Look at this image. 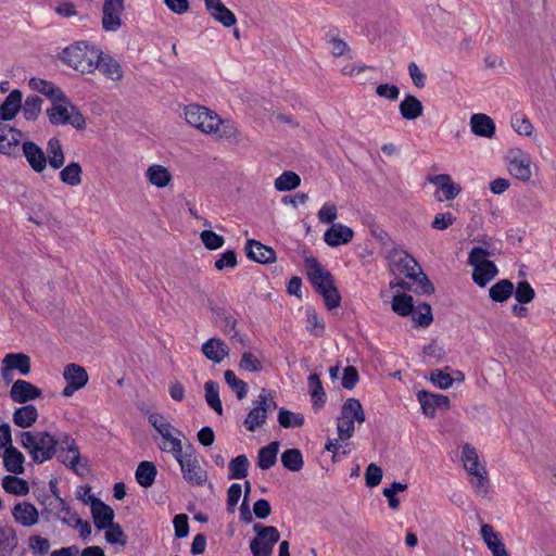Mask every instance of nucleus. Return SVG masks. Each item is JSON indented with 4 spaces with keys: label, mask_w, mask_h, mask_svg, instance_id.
<instances>
[{
    "label": "nucleus",
    "mask_w": 556,
    "mask_h": 556,
    "mask_svg": "<svg viewBox=\"0 0 556 556\" xmlns=\"http://www.w3.org/2000/svg\"><path fill=\"white\" fill-rule=\"evenodd\" d=\"M148 181L157 187L165 188L173 179L170 172L163 165L153 164L146 172Z\"/></svg>",
    "instance_id": "c9c22d12"
},
{
    "label": "nucleus",
    "mask_w": 556,
    "mask_h": 556,
    "mask_svg": "<svg viewBox=\"0 0 556 556\" xmlns=\"http://www.w3.org/2000/svg\"><path fill=\"white\" fill-rule=\"evenodd\" d=\"M180 466L182 478L191 485L203 486L207 482V472L200 465L193 447L189 444L180 456H174Z\"/></svg>",
    "instance_id": "6e6552de"
},
{
    "label": "nucleus",
    "mask_w": 556,
    "mask_h": 556,
    "mask_svg": "<svg viewBox=\"0 0 556 556\" xmlns=\"http://www.w3.org/2000/svg\"><path fill=\"white\" fill-rule=\"evenodd\" d=\"M354 231L343 224H332L324 233V241L332 248L348 244L352 241Z\"/></svg>",
    "instance_id": "5701e85b"
},
{
    "label": "nucleus",
    "mask_w": 556,
    "mask_h": 556,
    "mask_svg": "<svg viewBox=\"0 0 556 556\" xmlns=\"http://www.w3.org/2000/svg\"><path fill=\"white\" fill-rule=\"evenodd\" d=\"M60 444L58 458L65 466L79 473V468H85V465H80L81 456L74 439L65 434L63 439H60Z\"/></svg>",
    "instance_id": "dca6fc26"
},
{
    "label": "nucleus",
    "mask_w": 556,
    "mask_h": 556,
    "mask_svg": "<svg viewBox=\"0 0 556 556\" xmlns=\"http://www.w3.org/2000/svg\"><path fill=\"white\" fill-rule=\"evenodd\" d=\"M399 110L404 119L413 121L422 115L424 106L417 97L406 94L401 101Z\"/></svg>",
    "instance_id": "473e14b6"
},
{
    "label": "nucleus",
    "mask_w": 556,
    "mask_h": 556,
    "mask_svg": "<svg viewBox=\"0 0 556 556\" xmlns=\"http://www.w3.org/2000/svg\"><path fill=\"white\" fill-rule=\"evenodd\" d=\"M279 451V442L273 441L268 445L260 448L257 455V466L262 470H267L273 467L277 462V454Z\"/></svg>",
    "instance_id": "a19ab883"
},
{
    "label": "nucleus",
    "mask_w": 556,
    "mask_h": 556,
    "mask_svg": "<svg viewBox=\"0 0 556 556\" xmlns=\"http://www.w3.org/2000/svg\"><path fill=\"white\" fill-rule=\"evenodd\" d=\"M413 296L406 293H399L393 296L392 309L400 316H408L413 312Z\"/></svg>",
    "instance_id": "6e6d98bb"
},
{
    "label": "nucleus",
    "mask_w": 556,
    "mask_h": 556,
    "mask_svg": "<svg viewBox=\"0 0 556 556\" xmlns=\"http://www.w3.org/2000/svg\"><path fill=\"white\" fill-rule=\"evenodd\" d=\"M205 401L207 405L214 409L218 415L223 414V405L219 399L218 383L210 380L204 384Z\"/></svg>",
    "instance_id": "8fccbe9b"
},
{
    "label": "nucleus",
    "mask_w": 556,
    "mask_h": 556,
    "mask_svg": "<svg viewBox=\"0 0 556 556\" xmlns=\"http://www.w3.org/2000/svg\"><path fill=\"white\" fill-rule=\"evenodd\" d=\"M216 315L222 319L220 326L224 333L227 336L236 337L238 334L236 330L237 319L225 309L217 311Z\"/></svg>",
    "instance_id": "338daca9"
},
{
    "label": "nucleus",
    "mask_w": 556,
    "mask_h": 556,
    "mask_svg": "<svg viewBox=\"0 0 556 556\" xmlns=\"http://www.w3.org/2000/svg\"><path fill=\"white\" fill-rule=\"evenodd\" d=\"M490 252L486 249L475 247L468 256V264L473 267L472 280L481 288L485 287L498 274L496 265L486 260Z\"/></svg>",
    "instance_id": "423d86ee"
},
{
    "label": "nucleus",
    "mask_w": 556,
    "mask_h": 556,
    "mask_svg": "<svg viewBox=\"0 0 556 556\" xmlns=\"http://www.w3.org/2000/svg\"><path fill=\"white\" fill-rule=\"evenodd\" d=\"M18 539L12 527H0V556H13Z\"/></svg>",
    "instance_id": "4c0bfd02"
},
{
    "label": "nucleus",
    "mask_w": 556,
    "mask_h": 556,
    "mask_svg": "<svg viewBox=\"0 0 556 556\" xmlns=\"http://www.w3.org/2000/svg\"><path fill=\"white\" fill-rule=\"evenodd\" d=\"M204 5L210 15L225 27H231L237 23L236 15L220 0H204Z\"/></svg>",
    "instance_id": "4be33fe9"
},
{
    "label": "nucleus",
    "mask_w": 556,
    "mask_h": 556,
    "mask_svg": "<svg viewBox=\"0 0 556 556\" xmlns=\"http://www.w3.org/2000/svg\"><path fill=\"white\" fill-rule=\"evenodd\" d=\"M510 125L520 136L531 137L533 135L534 127L523 113L517 112L513 114Z\"/></svg>",
    "instance_id": "5fc2aeb1"
},
{
    "label": "nucleus",
    "mask_w": 556,
    "mask_h": 556,
    "mask_svg": "<svg viewBox=\"0 0 556 556\" xmlns=\"http://www.w3.org/2000/svg\"><path fill=\"white\" fill-rule=\"evenodd\" d=\"M2 488L7 493L24 496L29 492L28 482L22 478L14 476H5L2 479Z\"/></svg>",
    "instance_id": "a18cd8bd"
},
{
    "label": "nucleus",
    "mask_w": 556,
    "mask_h": 556,
    "mask_svg": "<svg viewBox=\"0 0 556 556\" xmlns=\"http://www.w3.org/2000/svg\"><path fill=\"white\" fill-rule=\"evenodd\" d=\"M249 459L245 455H238L228 465L229 479H243L248 476Z\"/></svg>",
    "instance_id": "603ef678"
},
{
    "label": "nucleus",
    "mask_w": 556,
    "mask_h": 556,
    "mask_svg": "<svg viewBox=\"0 0 556 556\" xmlns=\"http://www.w3.org/2000/svg\"><path fill=\"white\" fill-rule=\"evenodd\" d=\"M514 295L517 302H519L520 304H527L534 299L535 292L531 285L528 281L523 280L518 282Z\"/></svg>",
    "instance_id": "680f3d73"
},
{
    "label": "nucleus",
    "mask_w": 556,
    "mask_h": 556,
    "mask_svg": "<svg viewBox=\"0 0 556 556\" xmlns=\"http://www.w3.org/2000/svg\"><path fill=\"white\" fill-rule=\"evenodd\" d=\"M22 150L29 167L37 174L43 173L47 168L46 152L34 141H24Z\"/></svg>",
    "instance_id": "6ab92c4d"
},
{
    "label": "nucleus",
    "mask_w": 556,
    "mask_h": 556,
    "mask_svg": "<svg viewBox=\"0 0 556 556\" xmlns=\"http://www.w3.org/2000/svg\"><path fill=\"white\" fill-rule=\"evenodd\" d=\"M224 377L227 384L233 392H236L237 397L239 400H243L248 394V384L243 380L239 379L230 369L225 371Z\"/></svg>",
    "instance_id": "bf43d9fd"
},
{
    "label": "nucleus",
    "mask_w": 556,
    "mask_h": 556,
    "mask_svg": "<svg viewBox=\"0 0 556 556\" xmlns=\"http://www.w3.org/2000/svg\"><path fill=\"white\" fill-rule=\"evenodd\" d=\"M20 442L35 463L42 464L54 456L60 440L47 431H24L20 434Z\"/></svg>",
    "instance_id": "7ed1b4c3"
},
{
    "label": "nucleus",
    "mask_w": 556,
    "mask_h": 556,
    "mask_svg": "<svg viewBox=\"0 0 556 556\" xmlns=\"http://www.w3.org/2000/svg\"><path fill=\"white\" fill-rule=\"evenodd\" d=\"M94 65H97V70H99L106 78L113 81H119L124 77L119 62L112 55L104 53L102 50L101 55L97 59Z\"/></svg>",
    "instance_id": "b1692460"
},
{
    "label": "nucleus",
    "mask_w": 556,
    "mask_h": 556,
    "mask_svg": "<svg viewBox=\"0 0 556 556\" xmlns=\"http://www.w3.org/2000/svg\"><path fill=\"white\" fill-rule=\"evenodd\" d=\"M278 422L283 428L302 427L304 425V417L286 408H280L278 412Z\"/></svg>",
    "instance_id": "052dcab7"
},
{
    "label": "nucleus",
    "mask_w": 556,
    "mask_h": 556,
    "mask_svg": "<svg viewBox=\"0 0 556 556\" xmlns=\"http://www.w3.org/2000/svg\"><path fill=\"white\" fill-rule=\"evenodd\" d=\"M22 131L10 128L8 134L0 135V154L14 156L22 139Z\"/></svg>",
    "instance_id": "f704fd0d"
},
{
    "label": "nucleus",
    "mask_w": 556,
    "mask_h": 556,
    "mask_svg": "<svg viewBox=\"0 0 556 556\" xmlns=\"http://www.w3.org/2000/svg\"><path fill=\"white\" fill-rule=\"evenodd\" d=\"M340 415L342 418L363 424L365 421V412L362 403L357 399H349L344 402Z\"/></svg>",
    "instance_id": "79ce46f5"
},
{
    "label": "nucleus",
    "mask_w": 556,
    "mask_h": 556,
    "mask_svg": "<svg viewBox=\"0 0 556 556\" xmlns=\"http://www.w3.org/2000/svg\"><path fill=\"white\" fill-rule=\"evenodd\" d=\"M470 483L472 484L476 493H478L480 495H485L489 490L486 470H480L479 472H471Z\"/></svg>",
    "instance_id": "774afa93"
},
{
    "label": "nucleus",
    "mask_w": 556,
    "mask_h": 556,
    "mask_svg": "<svg viewBox=\"0 0 556 556\" xmlns=\"http://www.w3.org/2000/svg\"><path fill=\"white\" fill-rule=\"evenodd\" d=\"M5 370H17L21 375L27 376L30 372V357L24 353H9L2 359Z\"/></svg>",
    "instance_id": "2f4dec72"
},
{
    "label": "nucleus",
    "mask_w": 556,
    "mask_h": 556,
    "mask_svg": "<svg viewBox=\"0 0 556 556\" xmlns=\"http://www.w3.org/2000/svg\"><path fill=\"white\" fill-rule=\"evenodd\" d=\"M413 281V285H415L414 291L424 293V294H430L434 291V287L431 283V281L428 279V277L422 273L421 268L419 267V273L414 276L409 277Z\"/></svg>",
    "instance_id": "e2e57ef3"
},
{
    "label": "nucleus",
    "mask_w": 556,
    "mask_h": 556,
    "mask_svg": "<svg viewBox=\"0 0 556 556\" xmlns=\"http://www.w3.org/2000/svg\"><path fill=\"white\" fill-rule=\"evenodd\" d=\"M469 124L472 134L476 136L491 139L495 135V123L486 114L476 113L471 115Z\"/></svg>",
    "instance_id": "a878e982"
},
{
    "label": "nucleus",
    "mask_w": 556,
    "mask_h": 556,
    "mask_svg": "<svg viewBox=\"0 0 556 556\" xmlns=\"http://www.w3.org/2000/svg\"><path fill=\"white\" fill-rule=\"evenodd\" d=\"M417 399L422 413L429 417H434L437 408H448L450 406L448 396L443 394H432L422 390L417 393Z\"/></svg>",
    "instance_id": "412c9836"
},
{
    "label": "nucleus",
    "mask_w": 556,
    "mask_h": 556,
    "mask_svg": "<svg viewBox=\"0 0 556 556\" xmlns=\"http://www.w3.org/2000/svg\"><path fill=\"white\" fill-rule=\"evenodd\" d=\"M42 504L43 513L66 526H70L77 515L60 495L47 496Z\"/></svg>",
    "instance_id": "ddd939ff"
},
{
    "label": "nucleus",
    "mask_w": 556,
    "mask_h": 556,
    "mask_svg": "<svg viewBox=\"0 0 556 556\" xmlns=\"http://www.w3.org/2000/svg\"><path fill=\"white\" fill-rule=\"evenodd\" d=\"M410 315L413 320L422 328L429 327L433 321L431 306L428 303H421L417 306L414 305Z\"/></svg>",
    "instance_id": "864d4df0"
},
{
    "label": "nucleus",
    "mask_w": 556,
    "mask_h": 556,
    "mask_svg": "<svg viewBox=\"0 0 556 556\" xmlns=\"http://www.w3.org/2000/svg\"><path fill=\"white\" fill-rule=\"evenodd\" d=\"M462 460L469 476H471V472L485 470L484 466H482L479 462L477 450L469 443L463 445Z\"/></svg>",
    "instance_id": "37998d69"
},
{
    "label": "nucleus",
    "mask_w": 556,
    "mask_h": 556,
    "mask_svg": "<svg viewBox=\"0 0 556 556\" xmlns=\"http://www.w3.org/2000/svg\"><path fill=\"white\" fill-rule=\"evenodd\" d=\"M50 541L40 535H31L28 539V547L35 555L45 556L50 549Z\"/></svg>",
    "instance_id": "0e129e2a"
},
{
    "label": "nucleus",
    "mask_w": 556,
    "mask_h": 556,
    "mask_svg": "<svg viewBox=\"0 0 556 556\" xmlns=\"http://www.w3.org/2000/svg\"><path fill=\"white\" fill-rule=\"evenodd\" d=\"M304 265L308 280L319 294L334 287L331 274L315 257L307 256Z\"/></svg>",
    "instance_id": "9b49d317"
},
{
    "label": "nucleus",
    "mask_w": 556,
    "mask_h": 556,
    "mask_svg": "<svg viewBox=\"0 0 556 556\" xmlns=\"http://www.w3.org/2000/svg\"><path fill=\"white\" fill-rule=\"evenodd\" d=\"M277 408L274 392L262 389L257 397L253 401V406L249 410L243 425L248 431L254 432L266 424L267 415Z\"/></svg>",
    "instance_id": "39448f33"
},
{
    "label": "nucleus",
    "mask_w": 556,
    "mask_h": 556,
    "mask_svg": "<svg viewBox=\"0 0 556 556\" xmlns=\"http://www.w3.org/2000/svg\"><path fill=\"white\" fill-rule=\"evenodd\" d=\"M15 521L24 527H31L38 522L37 508L28 502L17 503L12 509Z\"/></svg>",
    "instance_id": "cd10ccee"
},
{
    "label": "nucleus",
    "mask_w": 556,
    "mask_h": 556,
    "mask_svg": "<svg viewBox=\"0 0 556 556\" xmlns=\"http://www.w3.org/2000/svg\"><path fill=\"white\" fill-rule=\"evenodd\" d=\"M47 115L52 125H71L76 129H84L86 125L85 117L79 113L76 106L72 105L64 96L63 100H56L52 106L47 110Z\"/></svg>",
    "instance_id": "0eeeda50"
},
{
    "label": "nucleus",
    "mask_w": 556,
    "mask_h": 556,
    "mask_svg": "<svg viewBox=\"0 0 556 556\" xmlns=\"http://www.w3.org/2000/svg\"><path fill=\"white\" fill-rule=\"evenodd\" d=\"M309 394L314 408H320L326 403V393L324 391L321 381L317 374L309 375L308 379Z\"/></svg>",
    "instance_id": "49530a36"
},
{
    "label": "nucleus",
    "mask_w": 556,
    "mask_h": 556,
    "mask_svg": "<svg viewBox=\"0 0 556 556\" xmlns=\"http://www.w3.org/2000/svg\"><path fill=\"white\" fill-rule=\"evenodd\" d=\"M184 117L190 126L216 139L232 140L239 136V130L231 119L222 118L206 106L188 104L184 108Z\"/></svg>",
    "instance_id": "f257e3e1"
},
{
    "label": "nucleus",
    "mask_w": 556,
    "mask_h": 556,
    "mask_svg": "<svg viewBox=\"0 0 556 556\" xmlns=\"http://www.w3.org/2000/svg\"><path fill=\"white\" fill-rule=\"evenodd\" d=\"M325 41L330 47L331 54L336 58L349 55L351 52L348 43L332 33L326 34Z\"/></svg>",
    "instance_id": "13d9d810"
},
{
    "label": "nucleus",
    "mask_w": 556,
    "mask_h": 556,
    "mask_svg": "<svg viewBox=\"0 0 556 556\" xmlns=\"http://www.w3.org/2000/svg\"><path fill=\"white\" fill-rule=\"evenodd\" d=\"M42 99L37 94H30L26 98L25 102L22 103L23 116L27 121H36L41 113Z\"/></svg>",
    "instance_id": "09e8293b"
},
{
    "label": "nucleus",
    "mask_w": 556,
    "mask_h": 556,
    "mask_svg": "<svg viewBox=\"0 0 556 556\" xmlns=\"http://www.w3.org/2000/svg\"><path fill=\"white\" fill-rule=\"evenodd\" d=\"M83 501L85 503H90L93 522L99 530H104L114 522V510L100 498L89 494L88 501H85L84 498Z\"/></svg>",
    "instance_id": "f3484780"
},
{
    "label": "nucleus",
    "mask_w": 556,
    "mask_h": 556,
    "mask_svg": "<svg viewBox=\"0 0 556 556\" xmlns=\"http://www.w3.org/2000/svg\"><path fill=\"white\" fill-rule=\"evenodd\" d=\"M125 11L124 0H103L102 27L106 31H117L122 25Z\"/></svg>",
    "instance_id": "4468645a"
},
{
    "label": "nucleus",
    "mask_w": 556,
    "mask_h": 556,
    "mask_svg": "<svg viewBox=\"0 0 556 556\" xmlns=\"http://www.w3.org/2000/svg\"><path fill=\"white\" fill-rule=\"evenodd\" d=\"M42 391L29 381L17 379L10 390V397L14 403L25 404L40 397Z\"/></svg>",
    "instance_id": "a211bd4d"
},
{
    "label": "nucleus",
    "mask_w": 556,
    "mask_h": 556,
    "mask_svg": "<svg viewBox=\"0 0 556 556\" xmlns=\"http://www.w3.org/2000/svg\"><path fill=\"white\" fill-rule=\"evenodd\" d=\"M38 418L37 408L34 405H24L16 408L13 413V422L20 428L31 427Z\"/></svg>",
    "instance_id": "e433bc0d"
},
{
    "label": "nucleus",
    "mask_w": 556,
    "mask_h": 556,
    "mask_svg": "<svg viewBox=\"0 0 556 556\" xmlns=\"http://www.w3.org/2000/svg\"><path fill=\"white\" fill-rule=\"evenodd\" d=\"M301 184L300 176L294 172H285L275 180V188L278 191H290Z\"/></svg>",
    "instance_id": "4d7b16f0"
},
{
    "label": "nucleus",
    "mask_w": 556,
    "mask_h": 556,
    "mask_svg": "<svg viewBox=\"0 0 556 556\" xmlns=\"http://www.w3.org/2000/svg\"><path fill=\"white\" fill-rule=\"evenodd\" d=\"M63 377L66 382L81 389L88 382V374L84 367L77 364H68L64 367Z\"/></svg>",
    "instance_id": "58836bf2"
},
{
    "label": "nucleus",
    "mask_w": 556,
    "mask_h": 556,
    "mask_svg": "<svg viewBox=\"0 0 556 556\" xmlns=\"http://www.w3.org/2000/svg\"><path fill=\"white\" fill-rule=\"evenodd\" d=\"M427 180L430 184L439 187V189L442 191L443 197L435 194L438 201H451L455 199L462 191L460 186L455 184L452 180V177L447 174L429 176Z\"/></svg>",
    "instance_id": "aec40b11"
},
{
    "label": "nucleus",
    "mask_w": 556,
    "mask_h": 556,
    "mask_svg": "<svg viewBox=\"0 0 556 556\" xmlns=\"http://www.w3.org/2000/svg\"><path fill=\"white\" fill-rule=\"evenodd\" d=\"M101 55V49L87 41H76L61 54L63 63L81 74H92L97 70V59Z\"/></svg>",
    "instance_id": "f03ea898"
},
{
    "label": "nucleus",
    "mask_w": 556,
    "mask_h": 556,
    "mask_svg": "<svg viewBox=\"0 0 556 556\" xmlns=\"http://www.w3.org/2000/svg\"><path fill=\"white\" fill-rule=\"evenodd\" d=\"M256 536L251 541L253 556H270L274 545L279 541V531L271 526L256 523L253 527Z\"/></svg>",
    "instance_id": "1a4fd4ad"
},
{
    "label": "nucleus",
    "mask_w": 556,
    "mask_h": 556,
    "mask_svg": "<svg viewBox=\"0 0 556 556\" xmlns=\"http://www.w3.org/2000/svg\"><path fill=\"white\" fill-rule=\"evenodd\" d=\"M59 177L63 184L77 187L83 181V168L79 163L71 162L60 170Z\"/></svg>",
    "instance_id": "ea45409f"
},
{
    "label": "nucleus",
    "mask_w": 556,
    "mask_h": 556,
    "mask_svg": "<svg viewBox=\"0 0 556 556\" xmlns=\"http://www.w3.org/2000/svg\"><path fill=\"white\" fill-rule=\"evenodd\" d=\"M281 463L291 471H300L304 465L302 453L298 448L286 450L281 454Z\"/></svg>",
    "instance_id": "3c124183"
},
{
    "label": "nucleus",
    "mask_w": 556,
    "mask_h": 556,
    "mask_svg": "<svg viewBox=\"0 0 556 556\" xmlns=\"http://www.w3.org/2000/svg\"><path fill=\"white\" fill-rule=\"evenodd\" d=\"M202 353L213 363L219 364L229 354L227 344L218 338H211L201 346Z\"/></svg>",
    "instance_id": "bb28decb"
},
{
    "label": "nucleus",
    "mask_w": 556,
    "mask_h": 556,
    "mask_svg": "<svg viewBox=\"0 0 556 556\" xmlns=\"http://www.w3.org/2000/svg\"><path fill=\"white\" fill-rule=\"evenodd\" d=\"M245 251L249 258L261 264L271 263L276 260V252L274 249L264 245L254 239L247 241Z\"/></svg>",
    "instance_id": "393cba45"
},
{
    "label": "nucleus",
    "mask_w": 556,
    "mask_h": 556,
    "mask_svg": "<svg viewBox=\"0 0 556 556\" xmlns=\"http://www.w3.org/2000/svg\"><path fill=\"white\" fill-rule=\"evenodd\" d=\"M28 86L37 92H40L45 96H47L52 102L56 100H63L64 99V92L56 87L51 81L40 79V78H30L28 81Z\"/></svg>",
    "instance_id": "72a5a7b5"
},
{
    "label": "nucleus",
    "mask_w": 556,
    "mask_h": 556,
    "mask_svg": "<svg viewBox=\"0 0 556 556\" xmlns=\"http://www.w3.org/2000/svg\"><path fill=\"white\" fill-rule=\"evenodd\" d=\"M514 293V285L508 279H502L489 289V295L494 302L503 303Z\"/></svg>",
    "instance_id": "de8ad7c7"
},
{
    "label": "nucleus",
    "mask_w": 556,
    "mask_h": 556,
    "mask_svg": "<svg viewBox=\"0 0 556 556\" xmlns=\"http://www.w3.org/2000/svg\"><path fill=\"white\" fill-rule=\"evenodd\" d=\"M23 94L18 89L12 90L0 105V119H13L22 106Z\"/></svg>",
    "instance_id": "c85d7f7f"
},
{
    "label": "nucleus",
    "mask_w": 556,
    "mask_h": 556,
    "mask_svg": "<svg viewBox=\"0 0 556 556\" xmlns=\"http://www.w3.org/2000/svg\"><path fill=\"white\" fill-rule=\"evenodd\" d=\"M200 239L207 250H217L225 243V239L212 230H203Z\"/></svg>",
    "instance_id": "69168bd1"
},
{
    "label": "nucleus",
    "mask_w": 556,
    "mask_h": 556,
    "mask_svg": "<svg viewBox=\"0 0 556 556\" xmlns=\"http://www.w3.org/2000/svg\"><path fill=\"white\" fill-rule=\"evenodd\" d=\"M389 267L394 275H404L406 278L414 277L419 273V265L407 252L393 248L388 253Z\"/></svg>",
    "instance_id": "9d476101"
},
{
    "label": "nucleus",
    "mask_w": 556,
    "mask_h": 556,
    "mask_svg": "<svg viewBox=\"0 0 556 556\" xmlns=\"http://www.w3.org/2000/svg\"><path fill=\"white\" fill-rule=\"evenodd\" d=\"M148 420L164 439V442L159 444V447L163 452L173 454V456H180V452H182L180 437H184V433L159 413H150Z\"/></svg>",
    "instance_id": "20e7f679"
},
{
    "label": "nucleus",
    "mask_w": 556,
    "mask_h": 556,
    "mask_svg": "<svg viewBox=\"0 0 556 556\" xmlns=\"http://www.w3.org/2000/svg\"><path fill=\"white\" fill-rule=\"evenodd\" d=\"M508 170L519 180L527 181L531 178V159L527 152L520 149H511L507 154Z\"/></svg>",
    "instance_id": "2eb2a0df"
},
{
    "label": "nucleus",
    "mask_w": 556,
    "mask_h": 556,
    "mask_svg": "<svg viewBox=\"0 0 556 556\" xmlns=\"http://www.w3.org/2000/svg\"><path fill=\"white\" fill-rule=\"evenodd\" d=\"M24 462L25 457L15 446L10 445V447L4 450L3 453V466L7 471L13 475H21L24 472Z\"/></svg>",
    "instance_id": "7c9ffc66"
},
{
    "label": "nucleus",
    "mask_w": 556,
    "mask_h": 556,
    "mask_svg": "<svg viewBox=\"0 0 556 556\" xmlns=\"http://www.w3.org/2000/svg\"><path fill=\"white\" fill-rule=\"evenodd\" d=\"M47 166L50 165L53 169H60L65 163V153L61 141L56 137L49 139L46 151Z\"/></svg>",
    "instance_id": "c756f323"
},
{
    "label": "nucleus",
    "mask_w": 556,
    "mask_h": 556,
    "mask_svg": "<svg viewBox=\"0 0 556 556\" xmlns=\"http://www.w3.org/2000/svg\"><path fill=\"white\" fill-rule=\"evenodd\" d=\"M304 265L308 280L319 294L334 287L331 274L315 257L307 256Z\"/></svg>",
    "instance_id": "f8f14e48"
},
{
    "label": "nucleus",
    "mask_w": 556,
    "mask_h": 556,
    "mask_svg": "<svg viewBox=\"0 0 556 556\" xmlns=\"http://www.w3.org/2000/svg\"><path fill=\"white\" fill-rule=\"evenodd\" d=\"M157 470L153 463L141 462L136 469V480L143 488H150L156 477Z\"/></svg>",
    "instance_id": "c03bdc74"
}]
</instances>
